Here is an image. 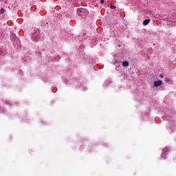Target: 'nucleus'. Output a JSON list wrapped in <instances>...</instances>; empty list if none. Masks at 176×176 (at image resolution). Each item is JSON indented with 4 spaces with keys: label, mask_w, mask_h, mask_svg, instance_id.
I'll list each match as a JSON object with an SVG mask.
<instances>
[{
    "label": "nucleus",
    "mask_w": 176,
    "mask_h": 176,
    "mask_svg": "<svg viewBox=\"0 0 176 176\" xmlns=\"http://www.w3.org/2000/svg\"><path fill=\"white\" fill-rule=\"evenodd\" d=\"M77 12L81 14V16H87L89 11L86 8H78Z\"/></svg>",
    "instance_id": "f257e3e1"
},
{
    "label": "nucleus",
    "mask_w": 176,
    "mask_h": 176,
    "mask_svg": "<svg viewBox=\"0 0 176 176\" xmlns=\"http://www.w3.org/2000/svg\"><path fill=\"white\" fill-rule=\"evenodd\" d=\"M162 84H163V81L160 80L154 82L155 87H159V86H162Z\"/></svg>",
    "instance_id": "f03ea898"
},
{
    "label": "nucleus",
    "mask_w": 176,
    "mask_h": 176,
    "mask_svg": "<svg viewBox=\"0 0 176 176\" xmlns=\"http://www.w3.org/2000/svg\"><path fill=\"white\" fill-rule=\"evenodd\" d=\"M151 22V19H146L143 21V25H148V23Z\"/></svg>",
    "instance_id": "7ed1b4c3"
},
{
    "label": "nucleus",
    "mask_w": 176,
    "mask_h": 176,
    "mask_svg": "<svg viewBox=\"0 0 176 176\" xmlns=\"http://www.w3.org/2000/svg\"><path fill=\"white\" fill-rule=\"evenodd\" d=\"M123 67H129V62L128 61H123L122 62Z\"/></svg>",
    "instance_id": "20e7f679"
},
{
    "label": "nucleus",
    "mask_w": 176,
    "mask_h": 176,
    "mask_svg": "<svg viewBox=\"0 0 176 176\" xmlns=\"http://www.w3.org/2000/svg\"><path fill=\"white\" fill-rule=\"evenodd\" d=\"M168 152V148L167 147H165L162 149V153H167Z\"/></svg>",
    "instance_id": "39448f33"
},
{
    "label": "nucleus",
    "mask_w": 176,
    "mask_h": 176,
    "mask_svg": "<svg viewBox=\"0 0 176 176\" xmlns=\"http://www.w3.org/2000/svg\"><path fill=\"white\" fill-rule=\"evenodd\" d=\"M3 13H5V9L4 8H1L0 10V14H3Z\"/></svg>",
    "instance_id": "423d86ee"
},
{
    "label": "nucleus",
    "mask_w": 176,
    "mask_h": 176,
    "mask_svg": "<svg viewBox=\"0 0 176 176\" xmlns=\"http://www.w3.org/2000/svg\"><path fill=\"white\" fill-rule=\"evenodd\" d=\"M111 9H116V6H111Z\"/></svg>",
    "instance_id": "0eeeda50"
},
{
    "label": "nucleus",
    "mask_w": 176,
    "mask_h": 176,
    "mask_svg": "<svg viewBox=\"0 0 176 176\" xmlns=\"http://www.w3.org/2000/svg\"><path fill=\"white\" fill-rule=\"evenodd\" d=\"M160 78H164L163 74H160Z\"/></svg>",
    "instance_id": "6e6552de"
},
{
    "label": "nucleus",
    "mask_w": 176,
    "mask_h": 176,
    "mask_svg": "<svg viewBox=\"0 0 176 176\" xmlns=\"http://www.w3.org/2000/svg\"><path fill=\"white\" fill-rule=\"evenodd\" d=\"M104 2H105V1H104V0H100V3H104Z\"/></svg>",
    "instance_id": "1a4fd4ad"
}]
</instances>
